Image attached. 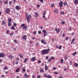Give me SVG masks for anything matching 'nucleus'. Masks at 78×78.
<instances>
[{"instance_id": "9", "label": "nucleus", "mask_w": 78, "mask_h": 78, "mask_svg": "<svg viewBox=\"0 0 78 78\" xmlns=\"http://www.w3.org/2000/svg\"><path fill=\"white\" fill-rule=\"evenodd\" d=\"M59 5L60 7H62L63 5L62 2V1L60 2L59 3Z\"/></svg>"}, {"instance_id": "39", "label": "nucleus", "mask_w": 78, "mask_h": 78, "mask_svg": "<svg viewBox=\"0 0 78 78\" xmlns=\"http://www.w3.org/2000/svg\"><path fill=\"white\" fill-rule=\"evenodd\" d=\"M62 48V47L61 46H59L58 47V49L59 50H61Z\"/></svg>"}, {"instance_id": "56", "label": "nucleus", "mask_w": 78, "mask_h": 78, "mask_svg": "<svg viewBox=\"0 0 78 78\" xmlns=\"http://www.w3.org/2000/svg\"><path fill=\"white\" fill-rule=\"evenodd\" d=\"M49 58L48 56H47L46 57V59H48Z\"/></svg>"}, {"instance_id": "35", "label": "nucleus", "mask_w": 78, "mask_h": 78, "mask_svg": "<svg viewBox=\"0 0 78 78\" xmlns=\"http://www.w3.org/2000/svg\"><path fill=\"white\" fill-rule=\"evenodd\" d=\"M43 32L44 33H47V31L45 30H43Z\"/></svg>"}, {"instance_id": "12", "label": "nucleus", "mask_w": 78, "mask_h": 78, "mask_svg": "<svg viewBox=\"0 0 78 78\" xmlns=\"http://www.w3.org/2000/svg\"><path fill=\"white\" fill-rule=\"evenodd\" d=\"M38 16H39V14L37 12H35V17L36 18H37Z\"/></svg>"}, {"instance_id": "48", "label": "nucleus", "mask_w": 78, "mask_h": 78, "mask_svg": "<svg viewBox=\"0 0 78 78\" xmlns=\"http://www.w3.org/2000/svg\"><path fill=\"white\" fill-rule=\"evenodd\" d=\"M69 39V37H66L65 38V40H68Z\"/></svg>"}, {"instance_id": "7", "label": "nucleus", "mask_w": 78, "mask_h": 78, "mask_svg": "<svg viewBox=\"0 0 78 78\" xmlns=\"http://www.w3.org/2000/svg\"><path fill=\"white\" fill-rule=\"evenodd\" d=\"M11 10L9 8H8L6 9L5 10L6 12L7 13V14H8L10 12V11Z\"/></svg>"}, {"instance_id": "15", "label": "nucleus", "mask_w": 78, "mask_h": 78, "mask_svg": "<svg viewBox=\"0 0 78 78\" xmlns=\"http://www.w3.org/2000/svg\"><path fill=\"white\" fill-rule=\"evenodd\" d=\"M63 5L64 6H67V2L66 1H65L63 3Z\"/></svg>"}, {"instance_id": "27", "label": "nucleus", "mask_w": 78, "mask_h": 78, "mask_svg": "<svg viewBox=\"0 0 78 78\" xmlns=\"http://www.w3.org/2000/svg\"><path fill=\"white\" fill-rule=\"evenodd\" d=\"M27 76H28L27 74L26 73H25L24 75V78H26V77H27Z\"/></svg>"}, {"instance_id": "20", "label": "nucleus", "mask_w": 78, "mask_h": 78, "mask_svg": "<svg viewBox=\"0 0 78 78\" xmlns=\"http://www.w3.org/2000/svg\"><path fill=\"white\" fill-rule=\"evenodd\" d=\"M20 70V68H18L16 70V72L17 73L19 72Z\"/></svg>"}, {"instance_id": "38", "label": "nucleus", "mask_w": 78, "mask_h": 78, "mask_svg": "<svg viewBox=\"0 0 78 78\" xmlns=\"http://www.w3.org/2000/svg\"><path fill=\"white\" fill-rule=\"evenodd\" d=\"M67 56H66L65 57H64L65 60L66 61L67 59Z\"/></svg>"}, {"instance_id": "64", "label": "nucleus", "mask_w": 78, "mask_h": 78, "mask_svg": "<svg viewBox=\"0 0 78 78\" xmlns=\"http://www.w3.org/2000/svg\"><path fill=\"white\" fill-rule=\"evenodd\" d=\"M76 12H77L78 13V9H76Z\"/></svg>"}, {"instance_id": "22", "label": "nucleus", "mask_w": 78, "mask_h": 78, "mask_svg": "<svg viewBox=\"0 0 78 78\" xmlns=\"http://www.w3.org/2000/svg\"><path fill=\"white\" fill-rule=\"evenodd\" d=\"M19 55L20 58H23V55H21L20 54H19Z\"/></svg>"}, {"instance_id": "50", "label": "nucleus", "mask_w": 78, "mask_h": 78, "mask_svg": "<svg viewBox=\"0 0 78 78\" xmlns=\"http://www.w3.org/2000/svg\"><path fill=\"white\" fill-rule=\"evenodd\" d=\"M39 1L41 2V3H43V2H44V0H39Z\"/></svg>"}, {"instance_id": "61", "label": "nucleus", "mask_w": 78, "mask_h": 78, "mask_svg": "<svg viewBox=\"0 0 78 78\" xmlns=\"http://www.w3.org/2000/svg\"><path fill=\"white\" fill-rule=\"evenodd\" d=\"M14 27H16L17 26V25H16V23H14Z\"/></svg>"}, {"instance_id": "10", "label": "nucleus", "mask_w": 78, "mask_h": 78, "mask_svg": "<svg viewBox=\"0 0 78 78\" xmlns=\"http://www.w3.org/2000/svg\"><path fill=\"white\" fill-rule=\"evenodd\" d=\"M41 42L44 44H46V42L45 41V40L44 39H42L41 41Z\"/></svg>"}, {"instance_id": "32", "label": "nucleus", "mask_w": 78, "mask_h": 78, "mask_svg": "<svg viewBox=\"0 0 78 78\" xmlns=\"http://www.w3.org/2000/svg\"><path fill=\"white\" fill-rule=\"evenodd\" d=\"M14 42L15 43V44H17V40L15 39L14 40Z\"/></svg>"}, {"instance_id": "23", "label": "nucleus", "mask_w": 78, "mask_h": 78, "mask_svg": "<svg viewBox=\"0 0 78 78\" xmlns=\"http://www.w3.org/2000/svg\"><path fill=\"white\" fill-rule=\"evenodd\" d=\"M11 29L13 30H15V27H14L12 26L11 27Z\"/></svg>"}, {"instance_id": "60", "label": "nucleus", "mask_w": 78, "mask_h": 78, "mask_svg": "<svg viewBox=\"0 0 78 78\" xmlns=\"http://www.w3.org/2000/svg\"><path fill=\"white\" fill-rule=\"evenodd\" d=\"M34 34H36V31H34V33H33Z\"/></svg>"}, {"instance_id": "19", "label": "nucleus", "mask_w": 78, "mask_h": 78, "mask_svg": "<svg viewBox=\"0 0 78 78\" xmlns=\"http://www.w3.org/2000/svg\"><path fill=\"white\" fill-rule=\"evenodd\" d=\"M75 41V38H73L72 40L71 43V44H73V43Z\"/></svg>"}, {"instance_id": "3", "label": "nucleus", "mask_w": 78, "mask_h": 78, "mask_svg": "<svg viewBox=\"0 0 78 78\" xmlns=\"http://www.w3.org/2000/svg\"><path fill=\"white\" fill-rule=\"evenodd\" d=\"M21 27H23V29H25L26 30H27V26H25V24H23L21 25Z\"/></svg>"}, {"instance_id": "34", "label": "nucleus", "mask_w": 78, "mask_h": 78, "mask_svg": "<svg viewBox=\"0 0 78 78\" xmlns=\"http://www.w3.org/2000/svg\"><path fill=\"white\" fill-rule=\"evenodd\" d=\"M63 61H64V60H63V59H61L60 60L61 62V63H63Z\"/></svg>"}, {"instance_id": "8", "label": "nucleus", "mask_w": 78, "mask_h": 78, "mask_svg": "<svg viewBox=\"0 0 78 78\" xmlns=\"http://www.w3.org/2000/svg\"><path fill=\"white\" fill-rule=\"evenodd\" d=\"M4 57H5V54H4V53H0V58H3Z\"/></svg>"}, {"instance_id": "40", "label": "nucleus", "mask_w": 78, "mask_h": 78, "mask_svg": "<svg viewBox=\"0 0 78 78\" xmlns=\"http://www.w3.org/2000/svg\"><path fill=\"white\" fill-rule=\"evenodd\" d=\"M44 77L47 78V77L48 76H47V75L46 74H44Z\"/></svg>"}, {"instance_id": "46", "label": "nucleus", "mask_w": 78, "mask_h": 78, "mask_svg": "<svg viewBox=\"0 0 78 78\" xmlns=\"http://www.w3.org/2000/svg\"><path fill=\"white\" fill-rule=\"evenodd\" d=\"M53 70H56V67H54L53 68Z\"/></svg>"}, {"instance_id": "11", "label": "nucleus", "mask_w": 78, "mask_h": 78, "mask_svg": "<svg viewBox=\"0 0 78 78\" xmlns=\"http://www.w3.org/2000/svg\"><path fill=\"white\" fill-rule=\"evenodd\" d=\"M15 8L16 9H18V10H20V6H18V5H17L16 6Z\"/></svg>"}, {"instance_id": "42", "label": "nucleus", "mask_w": 78, "mask_h": 78, "mask_svg": "<svg viewBox=\"0 0 78 78\" xmlns=\"http://www.w3.org/2000/svg\"><path fill=\"white\" fill-rule=\"evenodd\" d=\"M38 34H41V30L38 31Z\"/></svg>"}, {"instance_id": "51", "label": "nucleus", "mask_w": 78, "mask_h": 78, "mask_svg": "<svg viewBox=\"0 0 78 78\" xmlns=\"http://www.w3.org/2000/svg\"><path fill=\"white\" fill-rule=\"evenodd\" d=\"M45 15H44L43 16V17L44 18V19H46V20H47V19L46 18H45Z\"/></svg>"}, {"instance_id": "4", "label": "nucleus", "mask_w": 78, "mask_h": 78, "mask_svg": "<svg viewBox=\"0 0 78 78\" xmlns=\"http://www.w3.org/2000/svg\"><path fill=\"white\" fill-rule=\"evenodd\" d=\"M30 60L32 62H34V61L36 60V58L35 57H32L30 59Z\"/></svg>"}, {"instance_id": "21", "label": "nucleus", "mask_w": 78, "mask_h": 78, "mask_svg": "<svg viewBox=\"0 0 78 78\" xmlns=\"http://www.w3.org/2000/svg\"><path fill=\"white\" fill-rule=\"evenodd\" d=\"M11 21H12V19L11 18L8 19V22L11 23Z\"/></svg>"}, {"instance_id": "17", "label": "nucleus", "mask_w": 78, "mask_h": 78, "mask_svg": "<svg viewBox=\"0 0 78 78\" xmlns=\"http://www.w3.org/2000/svg\"><path fill=\"white\" fill-rule=\"evenodd\" d=\"M28 60V58H25V59L24 61V63H26Z\"/></svg>"}, {"instance_id": "58", "label": "nucleus", "mask_w": 78, "mask_h": 78, "mask_svg": "<svg viewBox=\"0 0 78 78\" xmlns=\"http://www.w3.org/2000/svg\"><path fill=\"white\" fill-rule=\"evenodd\" d=\"M65 23V22L64 21H62V24H64Z\"/></svg>"}, {"instance_id": "28", "label": "nucleus", "mask_w": 78, "mask_h": 78, "mask_svg": "<svg viewBox=\"0 0 78 78\" xmlns=\"http://www.w3.org/2000/svg\"><path fill=\"white\" fill-rule=\"evenodd\" d=\"M54 12H55V13H58V11L57 9H55L54 10Z\"/></svg>"}, {"instance_id": "52", "label": "nucleus", "mask_w": 78, "mask_h": 78, "mask_svg": "<svg viewBox=\"0 0 78 78\" xmlns=\"http://www.w3.org/2000/svg\"><path fill=\"white\" fill-rule=\"evenodd\" d=\"M63 77L62 76H60L58 78H62Z\"/></svg>"}, {"instance_id": "62", "label": "nucleus", "mask_w": 78, "mask_h": 78, "mask_svg": "<svg viewBox=\"0 0 78 78\" xmlns=\"http://www.w3.org/2000/svg\"><path fill=\"white\" fill-rule=\"evenodd\" d=\"M28 10L29 11H31V8H28Z\"/></svg>"}, {"instance_id": "41", "label": "nucleus", "mask_w": 78, "mask_h": 78, "mask_svg": "<svg viewBox=\"0 0 78 78\" xmlns=\"http://www.w3.org/2000/svg\"><path fill=\"white\" fill-rule=\"evenodd\" d=\"M4 3H5V4H6V5L8 4V1H5Z\"/></svg>"}, {"instance_id": "63", "label": "nucleus", "mask_w": 78, "mask_h": 78, "mask_svg": "<svg viewBox=\"0 0 78 78\" xmlns=\"http://www.w3.org/2000/svg\"><path fill=\"white\" fill-rule=\"evenodd\" d=\"M9 5H11V1L9 2Z\"/></svg>"}, {"instance_id": "1", "label": "nucleus", "mask_w": 78, "mask_h": 78, "mask_svg": "<svg viewBox=\"0 0 78 78\" xmlns=\"http://www.w3.org/2000/svg\"><path fill=\"white\" fill-rule=\"evenodd\" d=\"M50 51V49L48 48L47 49H44L42 50L41 53L43 55H47L49 53Z\"/></svg>"}, {"instance_id": "25", "label": "nucleus", "mask_w": 78, "mask_h": 78, "mask_svg": "<svg viewBox=\"0 0 78 78\" xmlns=\"http://www.w3.org/2000/svg\"><path fill=\"white\" fill-rule=\"evenodd\" d=\"M16 61H19L20 60V58L19 57H17L16 59Z\"/></svg>"}, {"instance_id": "37", "label": "nucleus", "mask_w": 78, "mask_h": 78, "mask_svg": "<svg viewBox=\"0 0 78 78\" xmlns=\"http://www.w3.org/2000/svg\"><path fill=\"white\" fill-rule=\"evenodd\" d=\"M25 69L23 68L22 69V72H25Z\"/></svg>"}, {"instance_id": "30", "label": "nucleus", "mask_w": 78, "mask_h": 78, "mask_svg": "<svg viewBox=\"0 0 78 78\" xmlns=\"http://www.w3.org/2000/svg\"><path fill=\"white\" fill-rule=\"evenodd\" d=\"M64 14V12L62 11V12H60V14L61 15H63V14Z\"/></svg>"}, {"instance_id": "13", "label": "nucleus", "mask_w": 78, "mask_h": 78, "mask_svg": "<svg viewBox=\"0 0 78 78\" xmlns=\"http://www.w3.org/2000/svg\"><path fill=\"white\" fill-rule=\"evenodd\" d=\"M9 58H11V59H13L14 58V56L12 55H10L9 56Z\"/></svg>"}, {"instance_id": "44", "label": "nucleus", "mask_w": 78, "mask_h": 78, "mask_svg": "<svg viewBox=\"0 0 78 78\" xmlns=\"http://www.w3.org/2000/svg\"><path fill=\"white\" fill-rule=\"evenodd\" d=\"M44 37H45V36H47V34H46V33H44Z\"/></svg>"}, {"instance_id": "33", "label": "nucleus", "mask_w": 78, "mask_h": 78, "mask_svg": "<svg viewBox=\"0 0 78 78\" xmlns=\"http://www.w3.org/2000/svg\"><path fill=\"white\" fill-rule=\"evenodd\" d=\"M51 6L52 7H55V4H52L51 5Z\"/></svg>"}, {"instance_id": "45", "label": "nucleus", "mask_w": 78, "mask_h": 78, "mask_svg": "<svg viewBox=\"0 0 78 78\" xmlns=\"http://www.w3.org/2000/svg\"><path fill=\"white\" fill-rule=\"evenodd\" d=\"M4 69H5V70H7V69H8L7 66H6L5 67H4Z\"/></svg>"}, {"instance_id": "31", "label": "nucleus", "mask_w": 78, "mask_h": 78, "mask_svg": "<svg viewBox=\"0 0 78 78\" xmlns=\"http://www.w3.org/2000/svg\"><path fill=\"white\" fill-rule=\"evenodd\" d=\"M76 55V52L75 51L74 53H73V56H75V55Z\"/></svg>"}, {"instance_id": "16", "label": "nucleus", "mask_w": 78, "mask_h": 78, "mask_svg": "<svg viewBox=\"0 0 78 78\" xmlns=\"http://www.w3.org/2000/svg\"><path fill=\"white\" fill-rule=\"evenodd\" d=\"M6 24V22H5V21H2V25H4Z\"/></svg>"}, {"instance_id": "14", "label": "nucleus", "mask_w": 78, "mask_h": 78, "mask_svg": "<svg viewBox=\"0 0 78 78\" xmlns=\"http://www.w3.org/2000/svg\"><path fill=\"white\" fill-rule=\"evenodd\" d=\"M45 70H48V67L47 66V64H45Z\"/></svg>"}, {"instance_id": "43", "label": "nucleus", "mask_w": 78, "mask_h": 78, "mask_svg": "<svg viewBox=\"0 0 78 78\" xmlns=\"http://www.w3.org/2000/svg\"><path fill=\"white\" fill-rule=\"evenodd\" d=\"M51 58H49L48 60V62H51Z\"/></svg>"}, {"instance_id": "5", "label": "nucleus", "mask_w": 78, "mask_h": 78, "mask_svg": "<svg viewBox=\"0 0 78 78\" xmlns=\"http://www.w3.org/2000/svg\"><path fill=\"white\" fill-rule=\"evenodd\" d=\"M55 31H56L57 33H59L60 32V30L59 29H57V28H55Z\"/></svg>"}, {"instance_id": "29", "label": "nucleus", "mask_w": 78, "mask_h": 78, "mask_svg": "<svg viewBox=\"0 0 78 78\" xmlns=\"http://www.w3.org/2000/svg\"><path fill=\"white\" fill-rule=\"evenodd\" d=\"M74 3L75 4H76L78 3V0H75L74 1Z\"/></svg>"}, {"instance_id": "18", "label": "nucleus", "mask_w": 78, "mask_h": 78, "mask_svg": "<svg viewBox=\"0 0 78 78\" xmlns=\"http://www.w3.org/2000/svg\"><path fill=\"white\" fill-rule=\"evenodd\" d=\"M40 72L41 73H43L44 72V70L43 69L41 68L40 69Z\"/></svg>"}, {"instance_id": "36", "label": "nucleus", "mask_w": 78, "mask_h": 78, "mask_svg": "<svg viewBox=\"0 0 78 78\" xmlns=\"http://www.w3.org/2000/svg\"><path fill=\"white\" fill-rule=\"evenodd\" d=\"M51 59H52V60H53L55 59V57L53 56L51 57L50 58Z\"/></svg>"}, {"instance_id": "59", "label": "nucleus", "mask_w": 78, "mask_h": 78, "mask_svg": "<svg viewBox=\"0 0 78 78\" xmlns=\"http://www.w3.org/2000/svg\"><path fill=\"white\" fill-rule=\"evenodd\" d=\"M62 36L63 37H64V36H65V34L64 33L62 34Z\"/></svg>"}, {"instance_id": "24", "label": "nucleus", "mask_w": 78, "mask_h": 78, "mask_svg": "<svg viewBox=\"0 0 78 78\" xmlns=\"http://www.w3.org/2000/svg\"><path fill=\"white\" fill-rule=\"evenodd\" d=\"M74 65L75 67H78V64L77 63H75L74 64Z\"/></svg>"}, {"instance_id": "2", "label": "nucleus", "mask_w": 78, "mask_h": 78, "mask_svg": "<svg viewBox=\"0 0 78 78\" xmlns=\"http://www.w3.org/2000/svg\"><path fill=\"white\" fill-rule=\"evenodd\" d=\"M26 17L27 20V22L30 23V21L31 20V15H28V13L27 12L26 13Z\"/></svg>"}, {"instance_id": "53", "label": "nucleus", "mask_w": 78, "mask_h": 78, "mask_svg": "<svg viewBox=\"0 0 78 78\" xmlns=\"http://www.w3.org/2000/svg\"><path fill=\"white\" fill-rule=\"evenodd\" d=\"M37 78H41V76H40V75H38L37 76Z\"/></svg>"}, {"instance_id": "57", "label": "nucleus", "mask_w": 78, "mask_h": 78, "mask_svg": "<svg viewBox=\"0 0 78 78\" xmlns=\"http://www.w3.org/2000/svg\"><path fill=\"white\" fill-rule=\"evenodd\" d=\"M9 35H10L11 36H12L13 35V33H11L10 34H9Z\"/></svg>"}, {"instance_id": "55", "label": "nucleus", "mask_w": 78, "mask_h": 78, "mask_svg": "<svg viewBox=\"0 0 78 78\" xmlns=\"http://www.w3.org/2000/svg\"><path fill=\"white\" fill-rule=\"evenodd\" d=\"M37 8H39L40 7V5H37Z\"/></svg>"}, {"instance_id": "47", "label": "nucleus", "mask_w": 78, "mask_h": 78, "mask_svg": "<svg viewBox=\"0 0 78 78\" xmlns=\"http://www.w3.org/2000/svg\"><path fill=\"white\" fill-rule=\"evenodd\" d=\"M47 78H51V76L50 75L48 76Z\"/></svg>"}, {"instance_id": "26", "label": "nucleus", "mask_w": 78, "mask_h": 78, "mask_svg": "<svg viewBox=\"0 0 78 78\" xmlns=\"http://www.w3.org/2000/svg\"><path fill=\"white\" fill-rule=\"evenodd\" d=\"M8 25L9 27H11L12 25L11 23L8 22Z\"/></svg>"}, {"instance_id": "54", "label": "nucleus", "mask_w": 78, "mask_h": 78, "mask_svg": "<svg viewBox=\"0 0 78 78\" xmlns=\"http://www.w3.org/2000/svg\"><path fill=\"white\" fill-rule=\"evenodd\" d=\"M46 14V11H44V12H43V15H45Z\"/></svg>"}, {"instance_id": "6", "label": "nucleus", "mask_w": 78, "mask_h": 78, "mask_svg": "<svg viewBox=\"0 0 78 78\" xmlns=\"http://www.w3.org/2000/svg\"><path fill=\"white\" fill-rule=\"evenodd\" d=\"M23 39H24V40H26L27 39V35H25L23 36L22 37Z\"/></svg>"}, {"instance_id": "49", "label": "nucleus", "mask_w": 78, "mask_h": 78, "mask_svg": "<svg viewBox=\"0 0 78 78\" xmlns=\"http://www.w3.org/2000/svg\"><path fill=\"white\" fill-rule=\"evenodd\" d=\"M6 33H7V34H8V33H9V30H7Z\"/></svg>"}]
</instances>
